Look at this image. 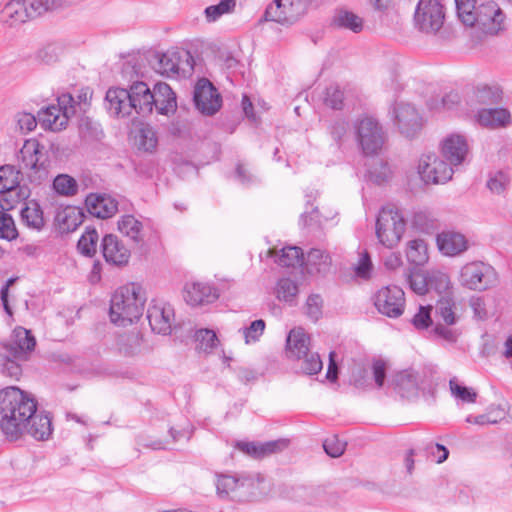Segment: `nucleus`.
I'll use <instances>...</instances> for the list:
<instances>
[{
	"label": "nucleus",
	"mask_w": 512,
	"mask_h": 512,
	"mask_svg": "<svg viewBox=\"0 0 512 512\" xmlns=\"http://www.w3.org/2000/svg\"><path fill=\"white\" fill-rule=\"evenodd\" d=\"M0 430L11 441L24 434L44 441L52 434V420L48 413L37 411L32 394L9 386L0 391Z\"/></svg>",
	"instance_id": "obj_1"
},
{
	"label": "nucleus",
	"mask_w": 512,
	"mask_h": 512,
	"mask_svg": "<svg viewBox=\"0 0 512 512\" xmlns=\"http://www.w3.org/2000/svg\"><path fill=\"white\" fill-rule=\"evenodd\" d=\"M145 302L141 286L131 283L118 288L110 301L111 322L123 327L134 323L142 316Z\"/></svg>",
	"instance_id": "obj_2"
},
{
	"label": "nucleus",
	"mask_w": 512,
	"mask_h": 512,
	"mask_svg": "<svg viewBox=\"0 0 512 512\" xmlns=\"http://www.w3.org/2000/svg\"><path fill=\"white\" fill-rule=\"evenodd\" d=\"M472 7L465 9L470 19H467L462 10H456L461 22L470 27H476L485 35H497L504 30L505 15L499 5L493 0H482L472 3Z\"/></svg>",
	"instance_id": "obj_3"
},
{
	"label": "nucleus",
	"mask_w": 512,
	"mask_h": 512,
	"mask_svg": "<svg viewBox=\"0 0 512 512\" xmlns=\"http://www.w3.org/2000/svg\"><path fill=\"white\" fill-rule=\"evenodd\" d=\"M19 160L21 169L31 184L40 185L48 179V153L38 140L28 139L24 142L19 152Z\"/></svg>",
	"instance_id": "obj_4"
},
{
	"label": "nucleus",
	"mask_w": 512,
	"mask_h": 512,
	"mask_svg": "<svg viewBox=\"0 0 512 512\" xmlns=\"http://www.w3.org/2000/svg\"><path fill=\"white\" fill-rule=\"evenodd\" d=\"M405 229L406 221L399 208L394 204L383 206L376 220L379 242L387 248H394L402 239Z\"/></svg>",
	"instance_id": "obj_5"
},
{
	"label": "nucleus",
	"mask_w": 512,
	"mask_h": 512,
	"mask_svg": "<svg viewBox=\"0 0 512 512\" xmlns=\"http://www.w3.org/2000/svg\"><path fill=\"white\" fill-rule=\"evenodd\" d=\"M445 8L440 0H419L413 15L416 30L427 35H435L445 22Z\"/></svg>",
	"instance_id": "obj_6"
},
{
	"label": "nucleus",
	"mask_w": 512,
	"mask_h": 512,
	"mask_svg": "<svg viewBox=\"0 0 512 512\" xmlns=\"http://www.w3.org/2000/svg\"><path fill=\"white\" fill-rule=\"evenodd\" d=\"M154 70L167 77L186 76L194 70V59L187 50H168L153 56Z\"/></svg>",
	"instance_id": "obj_7"
},
{
	"label": "nucleus",
	"mask_w": 512,
	"mask_h": 512,
	"mask_svg": "<svg viewBox=\"0 0 512 512\" xmlns=\"http://www.w3.org/2000/svg\"><path fill=\"white\" fill-rule=\"evenodd\" d=\"M356 140L366 155H373L381 150L385 143V132L379 122L370 116L358 119L354 125Z\"/></svg>",
	"instance_id": "obj_8"
},
{
	"label": "nucleus",
	"mask_w": 512,
	"mask_h": 512,
	"mask_svg": "<svg viewBox=\"0 0 512 512\" xmlns=\"http://www.w3.org/2000/svg\"><path fill=\"white\" fill-rule=\"evenodd\" d=\"M306 0H273L264 12L265 21H272L283 26L295 24L307 12Z\"/></svg>",
	"instance_id": "obj_9"
},
{
	"label": "nucleus",
	"mask_w": 512,
	"mask_h": 512,
	"mask_svg": "<svg viewBox=\"0 0 512 512\" xmlns=\"http://www.w3.org/2000/svg\"><path fill=\"white\" fill-rule=\"evenodd\" d=\"M498 276L495 269L484 262L467 263L461 268L460 283L471 290H486L496 286Z\"/></svg>",
	"instance_id": "obj_10"
},
{
	"label": "nucleus",
	"mask_w": 512,
	"mask_h": 512,
	"mask_svg": "<svg viewBox=\"0 0 512 512\" xmlns=\"http://www.w3.org/2000/svg\"><path fill=\"white\" fill-rule=\"evenodd\" d=\"M417 171L426 184H444L451 180L454 173L449 162L432 152L420 156Z\"/></svg>",
	"instance_id": "obj_11"
},
{
	"label": "nucleus",
	"mask_w": 512,
	"mask_h": 512,
	"mask_svg": "<svg viewBox=\"0 0 512 512\" xmlns=\"http://www.w3.org/2000/svg\"><path fill=\"white\" fill-rule=\"evenodd\" d=\"M373 303L380 314L398 318L404 312L405 293L395 285L382 287L374 294Z\"/></svg>",
	"instance_id": "obj_12"
},
{
	"label": "nucleus",
	"mask_w": 512,
	"mask_h": 512,
	"mask_svg": "<svg viewBox=\"0 0 512 512\" xmlns=\"http://www.w3.org/2000/svg\"><path fill=\"white\" fill-rule=\"evenodd\" d=\"M217 493L237 501H245L254 495L255 483L249 477L219 475L216 482Z\"/></svg>",
	"instance_id": "obj_13"
},
{
	"label": "nucleus",
	"mask_w": 512,
	"mask_h": 512,
	"mask_svg": "<svg viewBox=\"0 0 512 512\" xmlns=\"http://www.w3.org/2000/svg\"><path fill=\"white\" fill-rule=\"evenodd\" d=\"M194 102L197 109L206 115L215 114L222 105V99L216 88L207 79H200L194 90Z\"/></svg>",
	"instance_id": "obj_14"
},
{
	"label": "nucleus",
	"mask_w": 512,
	"mask_h": 512,
	"mask_svg": "<svg viewBox=\"0 0 512 512\" xmlns=\"http://www.w3.org/2000/svg\"><path fill=\"white\" fill-rule=\"evenodd\" d=\"M393 112L400 132L406 137H414L422 128V117L413 105L397 103Z\"/></svg>",
	"instance_id": "obj_15"
},
{
	"label": "nucleus",
	"mask_w": 512,
	"mask_h": 512,
	"mask_svg": "<svg viewBox=\"0 0 512 512\" xmlns=\"http://www.w3.org/2000/svg\"><path fill=\"white\" fill-rule=\"evenodd\" d=\"M441 152L453 167L463 164L469 153L466 137L459 133L449 134L441 142Z\"/></svg>",
	"instance_id": "obj_16"
},
{
	"label": "nucleus",
	"mask_w": 512,
	"mask_h": 512,
	"mask_svg": "<svg viewBox=\"0 0 512 512\" xmlns=\"http://www.w3.org/2000/svg\"><path fill=\"white\" fill-rule=\"evenodd\" d=\"M147 319L153 332L168 335L174 320V310L169 304L155 303L149 306Z\"/></svg>",
	"instance_id": "obj_17"
},
{
	"label": "nucleus",
	"mask_w": 512,
	"mask_h": 512,
	"mask_svg": "<svg viewBox=\"0 0 512 512\" xmlns=\"http://www.w3.org/2000/svg\"><path fill=\"white\" fill-rule=\"evenodd\" d=\"M36 345L35 337L30 330L16 327L10 343L5 346L7 352L15 359L27 360Z\"/></svg>",
	"instance_id": "obj_18"
},
{
	"label": "nucleus",
	"mask_w": 512,
	"mask_h": 512,
	"mask_svg": "<svg viewBox=\"0 0 512 512\" xmlns=\"http://www.w3.org/2000/svg\"><path fill=\"white\" fill-rule=\"evenodd\" d=\"M101 249L103 257L109 264L123 266L130 259V250L116 235H105L101 242Z\"/></svg>",
	"instance_id": "obj_19"
},
{
	"label": "nucleus",
	"mask_w": 512,
	"mask_h": 512,
	"mask_svg": "<svg viewBox=\"0 0 512 512\" xmlns=\"http://www.w3.org/2000/svg\"><path fill=\"white\" fill-rule=\"evenodd\" d=\"M132 112L147 115L153 110V95L144 82H135L128 89Z\"/></svg>",
	"instance_id": "obj_20"
},
{
	"label": "nucleus",
	"mask_w": 512,
	"mask_h": 512,
	"mask_svg": "<svg viewBox=\"0 0 512 512\" xmlns=\"http://www.w3.org/2000/svg\"><path fill=\"white\" fill-rule=\"evenodd\" d=\"M85 206L91 215L101 219L110 218L118 211L117 201L106 194H89Z\"/></svg>",
	"instance_id": "obj_21"
},
{
	"label": "nucleus",
	"mask_w": 512,
	"mask_h": 512,
	"mask_svg": "<svg viewBox=\"0 0 512 512\" xmlns=\"http://www.w3.org/2000/svg\"><path fill=\"white\" fill-rule=\"evenodd\" d=\"M105 100L110 115L123 118L132 114L128 89L110 88L106 92Z\"/></svg>",
	"instance_id": "obj_22"
},
{
	"label": "nucleus",
	"mask_w": 512,
	"mask_h": 512,
	"mask_svg": "<svg viewBox=\"0 0 512 512\" xmlns=\"http://www.w3.org/2000/svg\"><path fill=\"white\" fill-rule=\"evenodd\" d=\"M218 296L217 290L207 283H188L184 288V299L191 306L211 303Z\"/></svg>",
	"instance_id": "obj_23"
},
{
	"label": "nucleus",
	"mask_w": 512,
	"mask_h": 512,
	"mask_svg": "<svg viewBox=\"0 0 512 512\" xmlns=\"http://www.w3.org/2000/svg\"><path fill=\"white\" fill-rule=\"evenodd\" d=\"M289 441L286 439H278L265 443L257 442H238L237 448L243 453L256 459L269 456L273 453L284 450L288 447Z\"/></svg>",
	"instance_id": "obj_24"
},
{
	"label": "nucleus",
	"mask_w": 512,
	"mask_h": 512,
	"mask_svg": "<svg viewBox=\"0 0 512 512\" xmlns=\"http://www.w3.org/2000/svg\"><path fill=\"white\" fill-rule=\"evenodd\" d=\"M422 380L420 375L412 370L396 374L392 380L394 390L403 398H413L418 395Z\"/></svg>",
	"instance_id": "obj_25"
},
{
	"label": "nucleus",
	"mask_w": 512,
	"mask_h": 512,
	"mask_svg": "<svg viewBox=\"0 0 512 512\" xmlns=\"http://www.w3.org/2000/svg\"><path fill=\"white\" fill-rule=\"evenodd\" d=\"M439 250L447 256H456L467 250L465 236L454 231L442 232L437 236Z\"/></svg>",
	"instance_id": "obj_26"
},
{
	"label": "nucleus",
	"mask_w": 512,
	"mask_h": 512,
	"mask_svg": "<svg viewBox=\"0 0 512 512\" xmlns=\"http://www.w3.org/2000/svg\"><path fill=\"white\" fill-rule=\"evenodd\" d=\"M152 92L153 107L158 113L167 115L176 109V96L171 87L163 82L156 83Z\"/></svg>",
	"instance_id": "obj_27"
},
{
	"label": "nucleus",
	"mask_w": 512,
	"mask_h": 512,
	"mask_svg": "<svg viewBox=\"0 0 512 512\" xmlns=\"http://www.w3.org/2000/svg\"><path fill=\"white\" fill-rule=\"evenodd\" d=\"M310 350V336L301 327L292 329L286 340V354L291 360L302 357Z\"/></svg>",
	"instance_id": "obj_28"
},
{
	"label": "nucleus",
	"mask_w": 512,
	"mask_h": 512,
	"mask_svg": "<svg viewBox=\"0 0 512 512\" xmlns=\"http://www.w3.org/2000/svg\"><path fill=\"white\" fill-rule=\"evenodd\" d=\"M33 19L30 15L26 0H11L1 11V20L14 26Z\"/></svg>",
	"instance_id": "obj_29"
},
{
	"label": "nucleus",
	"mask_w": 512,
	"mask_h": 512,
	"mask_svg": "<svg viewBox=\"0 0 512 512\" xmlns=\"http://www.w3.org/2000/svg\"><path fill=\"white\" fill-rule=\"evenodd\" d=\"M118 230L137 245L144 242V224L133 215L122 216L118 221Z\"/></svg>",
	"instance_id": "obj_30"
},
{
	"label": "nucleus",
	"mask_w": 512,
	"mask_h": 512,
	"mask_svg": "<svg viewBox=\"0 0 512 512\" xmlns=\"http://www.w3.org/2000/svg\"><path fill=\"white\" fill-rule=\"evenodd\" d=\"M21 221L28 228L40 231L45 225L43 211L41 206L35 200L23 202L20 210Z\"/></svg>",
	"instance_id": "obj_31"
},
{
	"label": "nucleus",
	"mask_w": 512,
	"mask_h": 512,
	"mask_svg": "<svg viewBox=\"0 0 512 512\" xmlns=\"http://www.w3.org/2000/svg\"><path fill=\"white\" fill-rule=\"evenodd\" d=\"M477 120L480 125L485 127H504L510 124L511 114L504 108L481 109L477 114Z\"/></svg>",
	"instance_id": "obj_32"
},
{
	"label": "nucleus",
	"mask_w": 512,
	"mask_h": 512,
	"mask_svg": "<svg viewBox=\"0 0 512 512\" xmlns=\"http://www.w3.org/2000/svg\"><path fill=\"white\" fill-rule=\"evenodd\" d=\"M41 124L44 128L51 131H60L68 124V116L63 113L61 108L50 105L39 113Z\"/></svg>",
	"instance_id": "obj_33"
},
{
	"label": "nucleus",
	"mask_w": 512,
	"mask_h": 512,
	"mask_svg": "<svg viewBox=\"0 0 512 512\" xmlns=\"http://www.w3.org/2000/svg\"><path fill=\"white\" fill-rule=\"evenodd\" d=\"M331 263L329 253L318 248L310 249L305 261L309 273H326L330 269Z\"/></svg>",
	"instance_id": "obj_34"
},
{
	"label": "nucleus",
	"mask_w": 512,
	"mask_h": 512,
	"mask_svg": "<svg viewBox=\"0 0 512 512\" xmlns=\"http://www.w3.org/2000/svg\"><path fill=\"white\" fill-rule=\"evenodd\" d=\"M270 256L275 257V262L282 267H296L304 263V254L299 247H284L277 254L274 250H269Z\"/></svg>",
	"instance_id": "obj_35"
},
{
	"label": "nucleus",
	"mask_w": 512,
	"mask_h": 512,
	"mask_svg": "<svg viewBox=\"0 0 512 512\" xmlns=\"http://www.w3.org/2000/svg\"><path fill=\"white\" fill-rule=\"evenodd\" d=\"M333 25L338 28L350 30L359 33L363 29V19L352 11L339 9L333 16Z\"/></svg>",
	"instance_id": "obj_36"
},
{
	"label": "nucleus",
	"mask_w": 512,
	"mask_h": 512,
	"mask_svg": "<svg viewBox=\"0 0 512 512\" xmlns=\"http://www.w3.org/2000/svg\"><path fill=\"white\" fill-rule=\"evenodd\" d=\"M30 196V190L25 186H15L5 192L0 193V206L3 210H11L22 201L27 202Z\"/></svg>",
	"instance_id": "obj_37"
},
{
	"label": "nucleus",
	"mask_w": 512,
	"mask_h": 512,
	"mask_svg": "<svg viewBox=\"0 0 512 512\" xmlns=\"http://www.w3.org/2000/svg\"><path fill=\"white\" fill-rule=\"evenodd\" d=\"M406 256L409 262L417 266L424 265L428 259L427 244L422 239H414L408 242Z\"/></svg>",
	"instance_id": "obj_38"
},
{
	"label": "nucleus",
	"mask_w": 512,
	"mask_h": 512,
	"mask_svg": "<svg viewBox=\"0 0 512 512\" xmlns=\"http://www.w3.org/2000/svg\"><path fill=\"white\" fill-rule=\"evenodd\" d=\"M294 361L298 362L299 371L305 375L318 374L323 368L319 354L310 350L302 354V357L294 359Z\"/></svg>",
	"instance_id": "obj_39"
},
{
	"label": "nucleus",
	"mask_w": 512,
	"mask_h": 512,
	"mask_svg": "<svg viewBox=\"0 0 512 512\" xmlns=\"http://www.w3.org/2000/svg\"><path fill=\"white\" fill-rule=\"evenodd\" d=\"M53 190L60 196L72 197L78 192L77 181L68 174L57 175L52 184Z\"/></svg>",
	"instance_id": "obj_40"
},
{
	"label": "nucleus",
	"mask_w": 512,
	"mask_h": 512,
	"mask_svg": "<svg viewBox=\"0 0 512 512\" xmlns=\"http://www.w3.org/2000/svg\"><path fill=\"white\" fill-rule=\"evenodd\" d=\"M141 340L138 333L120 335L117 341L118 350L124 356H134L141 350Z\"/></svg>",
	"instance_id": "obj_41"
},
{
	"label": "nucleus",
	"mask_w": 512,
	"mask_h": 512,
	"mask_svg": "<svg viewBox=\"0 0 512 512\" xmlns=\"http://www.w3.org/2000/svg\"><path fill=\"white\" fill-rule=\"evenodd\" d=\"M456 305L449 296H443L437 301L436 314L441 317L447 326L456 324L458 317L455 313Z\"/></svg>",
	"instance_id": "obj_42"
},
{
	"label": "nucleus",
	"mask_w": 512,
	"mask_h": 512,
	"mask_svg": "<svg viewBox=\"0 0 512 512\" xmlns=\"http://www.w3.org/2000/svg\"><path fill=\"white\" fill-rule=\"evenodd\" d=\"M22 172L12 165H4L0 167V193L11 188H15L20 184Z\"/></svg>",
	"instance_id": "obj_43"
},
{
	"label": "nucleus",
	"mask_w": 512,
	"mask_h": 512,
	"mask_svg": "<svg viewBox=\"0 0 512 512\" xmlns=\"http://www.w3.org/2000/svg\"><path fill=\"white\" fill-rule=\"evenodd\" d=\"M64 0H26L33 19L60 8Z\"/></svg>",
	"instance_id": "obj_44"
},
{
	"label": "nucleus",
	"mask_w": 512,
	"mask_h": 512,
	"mask_svg": "<svg viewBox=\"0 0 512 512\" xmlns=\"http://www.w3.org/2000/svg\"><path fill=\"white\" fill-rule=\"evenodd\" d=\"M298 294V285L290 278H281L276 286V296L279 300L293 303Z\"/></svg>",
	"instance_id": "obj_45"
},
{
	"label": "nucleus",
	"mask_w": 512,
	"mask_h": 512,
	"mask_svg": "<svg viewBox=\"0 0 512 512\" xmlns=\"http://www.w3.org/2000/svg\"><path fill=\"white\" fill-rule=\"evenodd\" d=\"M235 7V0H221L218 4L211 5L205 8L204 13L206 20L208 22H215L222 15L232 13Z\"/></svg>",
	"instance_id": "obj_46"
},
{
	"label": "nucleus",
	"mask_w": 512,
	"mask_h": 512,
	"mask_svg": "<svg viewBox=\"0 0 512 512\" xmlns=\"http://www.w3.org/2000/svg\"><path fill=\"white\" fill-rule=\"evenodd\" d=\"M197 349L210 353L219 343L216 333L210 329H199L195 333Z\"/></svg>",
	"instance_id": "obj_47"
},
{
	"label": "nucleus",
	"mask_w": 512,
	"mask_h": 512,
	"mask_svg": "<svg viewBox=\"0 0 512 512\" xmlns=\"http://www.w3.org/2000/svg\"><path fill=\"white\" fill-rule=\"evenodd\" d=\"M460 102V96L457 92L451 91L445 94L441 99L433 98L427 103L431 111L439 112L442 110H451Z\"/></svg>",
	"instance_id": "obj_48"
},
{
	"label": "nucleus",
	"mask_w": 512,
	"mask_h": 512,
	"mask_svg": "<svg viewBox=\"0 0 512 512\" xmlns=\"http://www.w3.org/2000/svg\"><path fill=\"white\" fill-rule=\"evenodd\" d=\"M449 387L451 395L463 403H474L476 401L477 393L472 388L460 385L456 378L449 381Z\"/></svg>",
	"instance_id": "obj_49"
},
{
	"label": "nucleus",
	"mask_w": 512,
	"mask_h": 512,
	"mask_svg": "<svg viewBox=\"0 0 512 512\" xmlns=\"http://www.w3.org/2000/svg\"><path fill=\"white\" fill-rule=\"evenodd\" d=\"M407 282L416 294L423 295L429 290L428 272L424 274L421 271H412L407 274Z\"/></svg>",
	"instance_id": "obj_50"
},
{
	"label": "nucleus",
	"mask_w": 512,
	"mask_h": 512,
	"mask_svg": "<svg viewBox=\"0 0 512 512\" xmlns=\"http://www.w3.org/2000/svg\"><path fill=\"white\" fill-rule=\"evenodd\" d=\"M429 290H435L437 293H444L450 288V279L448 275L439 270L428 271Z\"/></svg>",
	"instance_id": "obj_51"
},
{
	"label": "nucleus",
	"mask_w": 512,
	"mask_h": 512,
	"mask_svg": "<svg viewBox=\"0 0 512 512\" xmlns=\"http://www.w3.org/2000/svg\"><path fill=\"white\" fill-rule=\"evenodd\" d=\"M18 230L10 214L2 209L0 211V238L8 241L16 239Z\"/></svg>",
	"instance_id": "obj_52"
},
{
	"label": "nucleus",
	"mask_w": 512,
	"mask_h": 512,
	"mask_svg": "<svg viewBox=\"0 0 512 512\" xmlns=\"http://www.w3.org/2000/svg\"><path fill=\"white\" fill-rule=\"evenodd\" d=\"M98 233L95 229H87L78 241V249L84 255H91L96 251Z\"/></svg>",
	"instance_id": "obj_53"
},
{
	"label": "nucleus",
	"mask_w": 512,
	"mask_h": 512,
	"mask_svg": "<svg viewBox=\"0 0 512 512\" xmlns=\"http://www.w3.org/2000/svg\"><path fill=\"white\" fill-rule=\"evenodd\" d=\"M57 219L65 225L64 229L67 231L75 230L81 224V213L75 208L68 207L57 215Z\"/></svg>",
	"instance_id": "obj_54"
},
{
	"label": "nucleus",
	"mask_w": 512,
	"mask_h": 512,
	"mask_svg": "<svg viewBox=\"0 0 512 512\" xmlns=\"http://www.w3.org/2000/svg\"><path fill=\"white\" fill-rule=\"evenodd\" d=\"M510 183V177L503 171H498L490 175L487 181V187L492 193H503Z\"/></svg>",
	"instance_id": "obj_55"
},
{
	"label": "nucleus",
	"mask_w": 512,
	"mask_h": 512,
	"mask_svg": "<svg viewBox=\"0 0 512 512\" xmlns=\"http://www.w3.org/2000/svg\"><path fill=\"white\" fill-rule=\"evenodd\" d=\"M158 143L156 132L152 127L146 126L139 131V148L146 151H153Z\"/></svg>",
	"instance_id": "obj_56"
},
{
	"label": "nucleus",
	"mask_w": 512,
	"mask_h": 512,
	"mask_svg": "<svg viewBox=\"0 0 512 512\" xmlns=\"http://www.w3.org/2000/svg\"><path fill=\"white\" fill-rule=\"evenodd\" d=\"M265 321L262 319L254 320L248 327L242 329L246 344L257 342L265 330Z\"/></svg>",
	"instance_id": "obj_57"
},
{
	"label": "nucleus",
	"mask_w": 512,
	"mask_h": 512,
	"mask_svg": "<svg viewBox=\"0 0 512 512\" xmlns=\"http://www.w3.org/2000/svg\"><path fill=\"white\" fill-rule=\"evenodd\" d=\"M344 95L336 84L329 85L324 94V102L333 109H341L343 106Z\"/></svg>",
	"instance_id": "obj_58"
},
{
	"label": "nucleus",
	"mask_w": 512,
	"mask_h": 512,
	"mask_svg": "<svg viewBox=\"0 0 512 512\" xmlns=\"http://www.w3.org/2000/svg\"><path fill=\"white\" fill-rule=\"evenodd\" d=\"M369 175L373 182L381 184L391 178L392 171L387 163L378 161L370 168Z\"/></svg>",
	"instance_id": "obj_59"
},
{
	"label": "nucleus",
	"mask_w": 512,
	"mask_h": 512,
	"mask_svg": "<svg viewBox=\"0 0 512 512\" xmlns=\"http://www.w3.org/2000/svg\"><path fill=\"white\" fill-rule=\"evenodd\" d=\"M18 361L20 359H15L9 353L8 355H0V362L2 365V372L7 376L18 379L22 373V369Z\"/></svg>",
	"instance_id": "obj_60"
},
{
	"label": "nucleus",
	"mask_w": 512,
	"mask_h": 512,
	"mask_svg": "<svg viewBox=\"0 0 512 512\" xmlns=\"http://www.w3.org/2000/svg\"><path fill=\"white\" fill-rule=\"evenodd\" d=\"M431 310L432 307L428 306H419L418 312L413 316L411 322L413 326L418 330L427 329L432 324L431 318Z\"/></svg>",
	"instance_id": "obj_61"
},
{
	"label": "nucleus",
	"mask_w": 512,
	"mask_h": 512,
	"mask_svg": "<svg viewBox=\"0 0 512 512\" xmlns=\"http://www.w3.org/2000/svg\"><path fill=\"white\" fill-rule=\"evenodd\" d=\"M17 127L22 133L33 131L37 126L36 118L33 114L27 112H19L15 116Z\"/></svg>",
	"instance_id": "obj_62"
},
{
	"label": "nucleus",
	"mask_w": 512,
	"mask_h": 512,
	"mask_svg": "<svg viewBox=\"0 0 512 512\" xmlns=\"http://www.w3.org/2000/svg\"><path fill=\"white\" fill-rule=\"evenodd\" d=\"M355 274L357 277L362 279H368L372 271V262L368 252H362L358 263L355 266Z\"/></svg>",
	"instance_id": "obj_63"
},
{
	"label": "nucleus",
	"mask_w": 512,
	"mask_h": 512,
	"mask_svg": "<svg viewBox=\"0 0 512 512\" xmlns=\"http://www.w3.org/2000/svg\"><path fill=\"white\" fill-rule=\"evenodd\" d=\"M346 444L335 436L327 438L323 443L325 452L331 457H339L345 451Z\"/></svg>",
	"instance_id": "obj_64"
}]
</instances>
